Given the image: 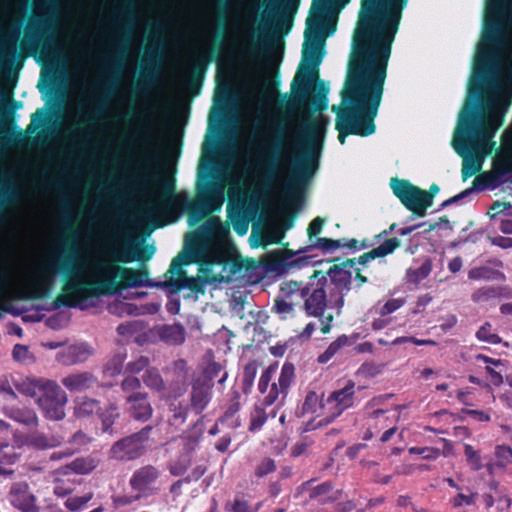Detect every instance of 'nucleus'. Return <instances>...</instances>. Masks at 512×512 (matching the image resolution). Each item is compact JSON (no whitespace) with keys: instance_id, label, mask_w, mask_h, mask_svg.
Here are the masks:
<instances>
[{"instance_id":"f257e3e1","label":"nucleus","mask_w":512,"mask_h":512,"mask_svg":"<svg viewBox=\"0 0 512 512\" xmlns=\"http://www.w3.org/2000/svg\"><path fill=\"white\" fill-rule=\"evenodd\" d=\"M407 1H362L341 103L331 107L342 145L349 135L367 137L376 131L392 43Z\"/></svg>"},{"instance_id":"f03ea898","label":"nucleus","mask_w":512,"mask_h":512,"mask_svg":"<svg viewBox=\"0 0 512 512\" xmlns=\"http://www.w3.org/2000/svg\"><path fill=\"white\" fill-rule=\"evenodd\" d=\"M511 97L512 87L508 83L495 84V94L485 102L481 115L473 106L461 117V132L453 140V147L463 158V181L481 170L482 156L488 154L495 145L492 139L504 123Z\"/></svg>"},{"instance_id":"7ed1b4c3","label":"nucleus","mask_w":512,"mask_h":512,"mask_svg":"<svg viewBox=\"0 0 512 512\" xmlns=\"http://www.w3.org/2000/svg\"><path fill=\"white\" fill-rule=\"evenodd\" d=\"M66 279L62 293L52 302V309L76 307L78 303L93 297L114 295L129 288L152 286L146 269H134L116 265L106 257L97 259L92 265L93 280L87 281L79 274V268L65 257L57 266Z\"/></svg>"},{"instance_id":"20e7f679","label":"nucleus","mask_w":512,"mask_h":512,"mask_svg":"<svg viewBox=\"0 0 512 512\" xmlns=\"http://www.w3.org/2000/svg\"><path fill=\"white\" fill-rule=\"evenodd\" d=\"M328 119L319 114L310 116L300 122L298 134L293 142L297 153L287 154L279 138L267 147L265 155L271 174L278 172V167L288 159L290 174L285 184V194L293 199L300 195L310 178L316 173L324 146Z\"/></svg>"},{"instance_id":"39448f33","label":"nucleus","mask_w":512,"mask_h":512,"mask_svg":"<svg viewBox=\"0 0 512 512\" xmlns=\"http://www.w3.org/2000/svg\"><path fill=\"white\" fill-rule=\"evenodd\" d=\"M329 0H314L316 11L307 19L302 60L291 82L292 98L289 106H311L318 112L328 107L329 85L320 79L319 66L324 56L325 38L322 35V19Z\"/></svg>"},{"instance_id":"423d86ee","label":"nucleus","mask_w":512,"mask_h":512,"mask_svg":"<svg viewBox=\"0 0 512 512\" xmlns=\"http://www.w3.org/2000/svg\"><path fill=\"white\" fill-rule=\"evenodd\" d=\"M400 245L401 241L392 237L358 258H347L341 263L330 266L329 275L333 284V290L331 291L332 303L336 307L345 305V297L352 288V268H355L357 264L365 266L371 260L386 257L392 254Z\"/></svg>"},{"instance_id":"0eeeda50","label":"nucleus","mask_w":512,"mask_h":512,"mask_svg":"<svg viewBox=\"0 0 512 512\" xmlns=\"http://www.w3.org/2000/svg\"><path fill=\"white\" fill-rule=\"evenodd\" d=\"M224 188L225 183L210 174L209 168L205 173L202 168L199 169L196 199L186 207L191 224L201 221L210 212L221 209L224 202Z\"/></svg>"},{"instance_id":"6e6552de","label":"nucleus","mask_w":512,"mask_h":512,"mask_svg":"<svg viewBox=\"0 0 512 512\" xmlns=\"http://www.w3.org/2000/svg\"><path fill=\"white\" fill-rule=\"evenodd\" d=\"M332 290L333 284L330 281L329 269L326 272L315 270L308 277L307 282H303V310L306 314L313 317H322L328 307L340 314L344 306L336 307L332 303Z\"/></svg>"},{"instance_id":"1a4fd4ad","label":"nucleus","mask_w":512,"mask_h":512,"mask_svg":"<svg viewBox=\"0 0 512 512\" xmlns=\"http://www.w3.org/2000/svg\"><path fill=\"white\" fill-rule=\"evenodd\" d=\"M276 372V366L270 365L260 376L258 390L264 397L260 402L268 407L281 406L287 397L290 386L294 380L295 367L292 363H285L282 366L277 382L270 384Z\"/></svg>"},{"instance_id":"9d476101","label":"nucleus","mask_w":512,"mask_h":512,"mask_svg":"<svg viewBox=\"0 0 512 512\" xmlns=\"http://www.w3.org/2000/svg\"><path fill=\"white\" fill-rule=\"evenodd\" d=\"M342 247L356 250L358 247V240L345 238L332 239L326 237L316 238L313 243L299 248L297 252L289 249L283 250L277 255L276 264L282 269L301 268L310 263L311 257L305 255L296 257L297 253H305L313 249H319L322 253L326 254Z\"/></svg>"},{"instance_id":"9b49d317","label":"nucleus","mask_w":512,"mask_h":512,"mask_svg":"<svg viewBox=\"0 0 512 512\" xmlns=\"http://www.w3.org/2000/svg\"><path fill=\"white\" fill-rule=\"evenodd\" d=\"M198 263L197 251L195 249H183L177 256H175L169 266L168 273L172 276L164 282L163 286L166 287L171 293H178L182 289H189L194 293L205 292L204 280L201 277H189L183 270V266Z\"/></svg>"},{"instance_id":"f8f14e48","label":"nucleus","mask_w":512,"mask_h":512,"mask_svg":"<svg viewBox=\"0 0 512 512\" xmlns=\"http://www.w3.org/2000/svg\"><path fill=\"white\" fill-rule=\"evenodd\" d=\"M55 45L52 20L34 15L24 31L20 49L25 54H45Z\"/></svg>"},{"instance_id":"ddd939ff","label":"nucleus","mask_w":512,"mask_h":512,"mask_svg":"<svg viewBox=\"0 0 512 512\" xmlns=\"http://www.w3.org/2000/svg\"><path fill=\"white\" fill-rule=\"evenodd\" d=\"M212 231L208 225H203L198 232L191 236L184 249L197 251L198 263L207 266L225 265L229 262V253L226 247L219 243L209 241Z\"/></svg>"},{"instance_id":"4468645a","label":"nucleus","mask_w":512,"mask_h":512,"mask_svg":"<svg viewBox=\"0 0 512 512\" xmlns=\"http://www.w3.org/2000/svg\"><path fill=\"white\" fill-rule=\"evenodd\" d=\"M364 389V386H358L357 390ZM356 385L352 380H348L343 388L337 389L329 394L322 405V418L318 426L328 425L339 417L345 410L354 406L356 397Z\"/></svg>"},{"instance_id":"2eb2a0df","label":"nucleus","mask_w":512,"mask_h":512,"mask_svg":"<svg viewBox=\"0 0 512 512\" xmlns=\"http://www.w3.org/2000/svg\"><path fill=\"white\" fill-rule=\"evenodd\" d=\"M68 402L66 392L55 382H43L42 394L37 398V405L42 415L51 421L65 418V406Z\"/></svg>"},{"instance_id":"dca6fc26","label":"nucleus","mask_w":512,"mask_h":512,"mask_svg":"<svg viewBox=\"0 0 512 512\" xmlns=\"http://www.w3.org/2000/svg\"><path fill=\"white\" fill-rule=\"evenodd\" d=\"M152 429L150 425L145 426L140 431L115 442L110 449L111 457L120 461H131L141 457L148 448Z\"/></svg>"},{"instance_id":"f3484780","label":"nucleus","mask_w":512,"mask_h":512,"mask_svg":"<svg viewBox=\"0 0 512 512\" xmlns=\"http://www.w3.org/2000/svg\"><path fill=\"white\" fill-rule=\"evenodd\" d=\"M390 187L403 206L418 217H424L429 205L424 190L405 179L392 178Z\"/></svg>"},{"instance_id":"a211bd4d","label":"nucleus","mask_w":512,"mask_h":512,"mask_svg":"<svg viewBox=\"0 0 512 512\" xmlns=\"http://www.w3.org/2000/svg\"><path fill=\"white\" fill-rule=\"evenodd\" d=\"M291 27L292 16L280 15L273 32H270L267 27L259 28L251 41L249 53L255 58L264 57L272 46L275 32L279 30L283 35H286L291 30Z\"/></svg>"},{"instance_id":"6ab92c4d","label":"nucleus","mask_w":512,"mask_h":512,"mask_svg":"<svg viewBox=\"0 0 512 512\" xmlns=\"http://www.w3.org/2000/svg\"><path fill=\"white\" fill-rule=\"evenodd\" d=\"M155 248L152 245H146L143 249H139L137 244L130 238H126L119 249L108 251L106 259L116 263V265L131 263L136 260L147 261L152 258Z\"/></svg>"},{"instance_id":"aec40b11","label":"nucleus","mask_w":512,"mask_h":512,"mask_svg":"<svg viewBox=\"0 0 512 512\" xmlns=\"http://www.w3.org/2000/svg\"><path fill=\"white\" fill-rule=\"evenodd\" d=\"M503 151L493 159L492 174L503 183V178L512 173V126L502 135Z\"/></svg>"},{"instance_id":"412c9836","label":"nucleus","mask_w":512,"mask_h":512,"mask_svg":"<svg viewBox=\"0 0 512 512\" xmlns=\"http://www.w3.org/2000/svg\"><path fill=\"white\" fill-rule=\"evenodd\" d=\"M135 181L140 184H146L149 181H155L159 185L162 200L156 206H154L156 209L167 210L177 200V195L175 194V182L172 178L162 179L158 174L145 173L138 175L135 178Z\"/></svg>"},{"instance_id":"4be33fe9","label":"nucleus","mask_w":512,"mask_h":512,"mask_svg":"<svg viewBox=\"0 0 512 512\" xmlns=\"http://www.w3.org/2000/svg\"><path fill=\"white\" fill-rule=\"evenodd\" d=\"M55 272V267L52 265L44 266L36 279H34L29 285V291L24 292L20 295L21 299L34 300L43 299L48 296L53 278L52 275Z\"/></svg>"},{"instance_id":"5701e85b","label":"nucleus","mask_w":512,"mask_h":512,"mask_svg":"<svg viewBox=\"0 0 512 512\" xmlns=\"http://www.w3.org/2000/svg\"><path fill=\"white\" fill-rule=\"evenodd\" d=\"M9 499L11 504L22 512H39L36 497L26 482L14 483L9 492Z\"/></svg>"},{"instance_id":"b1692460","label":"nucleus","mask_w":512,"mask_h":512,"mask_svg":"<svg viewBox=\"0 0 512 512\" xmlns=\"http://www.w3.org/2000/svg\"><path fill=\"white\" fill-rule=\"evenodd\" d=\"M64 438L58 434H46L39 430H34L24 436V444L36 450H48L59 447Z\"/></svg>"},{"instance_id":"393cba45","label":"nucleus","mask_w":512,"mask_h":512,"mask_svg":"<svg viewBox=\"0 0 512 512\" xmlns=\"http://www.w3.org/2000/svg\"><path fill=\"white\" fill-rule=\"evenodd\" d=\"M212 387L213 384L207 381L195 380L192 383L190 406L196 414H201L209 404L212 396Z\"/></svg>"},{"instance_id":"a878e982","label":"nucleus","mask_w":512,"mask_h":512,"mask_svg":"<svg viewBox=\"0 0 512 512\" xmlns=\"http://www.w3.org/2000/svg\"><path fill=\"white\" fill-rule=\"evenodd\" d=\"M128 412L137 421H147L151 418L153 409L144 393L136 392L127 397Z\"/></svg>"},{"instance_id":"bb28decb","label":"nucleus","mask_w":512,"mask_h":512,"mask_svg":"<svg viewBox=\"0 0 512 512\" xmlns=\"http://www.w3.org/2000/svg\"><path fill=\"white\" fill-rule=\"evenodd\" d=\"M497 298H512V289L509 286H484L471 295L472 301L477 304L487 303Z\"/></svg>"},{"instance_id":"cd10ccee","label":"nucleus","mask_w":512,"mask_h":512,"mask_svg":"<svg viewBox=\"0 0 512 512\" xmlns=\"http://www.w3.org/2000/svg\"><path fill=\"white\" fill-rule=\"evenodd\" d=\"M5 416L11 420L27 427H36L39 424V418L33 409L18 406H4Z\"/></svg>"},{"instance_id":"c85d7f7f","label":"nucleus","mask_w":512,"mask_h":512,"mask_svg":"<svg viewBox=\"0 0 512 512\" xmlns=\"http://www.w3.org/2000/svg\"><path fill=\"white\" fill-rule=\"evenodd\" d=\"M277 411V407H268L260 401L256 402L250 413L249 431L257 432L261 430L269 417L276 416Z\"/></svg>"},{"instance_id":"c756f323","label":"nucleus","mask_w":512,"mask_h":512,"mask_svg":"<svg viewBox=\"0 0 512 512\" xmlns=\"http://www.w3.org/2000/svg\"><path fill=\"white\" fill-rule=\"evenodd\" d=\"M159 475L160 473L157 468L152 465H146L134 472L130 479V484L133 489L144 491L157 480Z\"/></svg>"},{"instance_id":"7c9ffc66","label":"nucleus","mask_w":512,"mask_h":512,"mask_svg":"<svg viewBox=\"0 0 512 512\" xmlns=\"http://www.w3.org/2000/svg\"><path fill=\"white\" fill-rule=\"evenodd\" d=\"M97 383L96 377L89 373L71 374L62 379V384L70 392H82L92 388Z\"/></svg>"},{"instance_id":"2f4dec72","label":"nucleus","mask_w":512,"mask_h":512,"mask_svg":"<svg viewBox=\"0 0 512 512\" xmlns=\"http://www.w3.org/2000/svg\"><path fill=\"white\" fill-rule=\"evenodd\" d=\"M303 281H284L279 288L281 298L287 302L293 303L294 306L300 305L303 301L302 297Z\"/></svg>"},{"instance_id":"473e14b6","label":"nucleus","mask_w":512,"mask_h":512,"mask_svg":"<svg viewBox=\"0 0 512 512\" xmlns=\"http://www.w3.org/2000/svg\"><path fill=\"white\" fill-rule=\"evenodd\" d=\"M101 410L100 402L87 396H79L74 400V415L77 418H86L97 414Z\"/></svg>"},{"instance_id":"72a5a7b5","label":"nucleus","mask_w":512,"mask_h":512,"mask_svg":"<svg viewBox=\"0 0 512 512\" xmlns=\"http://www.w3.org/2000/svg\"><path fill=\"white\" fill-rule=\"evenodd\" d=\"M310 498L322 504L332 503L340 499V491L334 490L331 482H324L311 490Z\"/></svg>"},{"instance_id":"f704fd0d","label":"nucleus","mask_w":512,"mask_h":512,"mask_svg":"<svg viewBox=\"0 0 512 512\" xmlns=\"http://www.w3.org/2000/svg\"><path fill=\"white\" fill-rule=\"evenodd\" d=\"M159 336L170 344H181L185 340L184 328L180 324L164 325L159 330Z\"/></svg>"},{"instance_id":"c9c22d12","label":"nucleus","mask_w":512,"mask_h":512,"mask_svg":"<svg viewBox=\"0 0 512 512\" xmlns=\"http://www.w3.org/2000/svg\"><path fill=\"white\" fill-rule=\"evenodd\" d=\"M323 395H318L315 391H309L305 397L300 410L297 411V417H302L306 414L316 413L319 409L322 410V405L325 401L322 399Z\"/></svg>"},{"instance_id":"e433bc0d","label":"nucleus","mask_w":512,"mask_h":512,"mask_svg":"<svg viewBox=\"0 0 512 512\" xmlns=\"http://www.w3.org/2000/svg\"><path fill=\"white\" fill-rule=\"evenodd\" d=\"M504 278L505 275L501 271L488 266L473 267L468 272L469 280H498Z\"/></svg>"},{"instance_id":"4c0bfd02","label":"nucleus","mask_w":512,"mask_h":512,"mask_svg":"<svg viewBox=\"0 0 512 512\" xmlns=\"http://www.w3.org/2000/svg\"><path fill=\"white\" fill-rule=\"evenodd\" d=\"M218 376H220L218 379V383L222 384L226 381L228 374L226 371H223V367L220 363L209 362L204 369L203 376L197 378L196 380L207 381L213 384V380L216 379Z\"/></svg>"},{"instance_id":"58836bf2","label":"nucleus","mask_w":512,"mask_h":512,"mask_svg":"<svg viewBox=\"0 0 512 512\" xmlns=\"http://www.w3.org/2000/svg\"><path fill=\"white\" fill-rule=\"evenodd\" d=\"M501 181H499L492 172L488 173H482L478 175L472 182V186L468 189H473V192L475 190H484L486 188H497L499 185H501Z\"/></svg>"},{"instance_id":"ea45409f","label":"nucleus","mask_w":512,"mask_h":512,"mask_svg":"<svg viewBox=\"0 0 512 512\" xmlns=\"http://www.w3.org/2000/svg\"><path fill=\"white\" fill-rule=\"evenodd\" d=\"M43 382H52V380L39 378V379H27L20 386L19 390L25 394L26 396L35 397L38 394H42V384Z\"/></svg>"},{"instance_id":"a19ab883","label":"nucleus","mask_w":512,"mask_h":512,"mask_svg":"<svg viewBox=\"0 0 512 512\" xmlns=\"http://www.w3.org/2000/svg\"><path fill=\"white\" fill-rule=\"evenodd\" d=\"M170 412L172 414L168 419L169 424L174 427H180L186 421L188 408L181 403H172L170 405Z\"/></svg>"},{"instance_id":"79ce46f5","label":"nucleus","mask_w":512,"mask_h":512,"mask_svg":"<svg viewBox=\"0 0 512 512\" xmlns=\"http://www.w3.org/2000/svg\"><path fill=\"white\" fill-rule=\"evenodd\" d=\"M258 371V364L255 361L245 365L242 376V390L245 394L251 391Z\"/></svg>"},{"instance_id":"37998d69","label":"nucleus","mask_w":512,"mask_h":512,"mask_svg":"<svg viewBox=\"0 0 512 512\" xmlns=\"http://www.w3.org/2000/svg\"><path fill=\"white\" fill-rule=\"evenodd\" d=\"M272 312L279 315V317L284 320L294 315L295 306L293 303L287 302L277 295L272 306Z\"/></svg>"},{"instance_id":"c03bdc74","label":"nucleus","mask_w":512,"mask_h":512,"mask_svg":"<svg viewBox=\"0 0 512 512\" xmlns=\"http://www.w3.org/2000/svg\"><path fill=\"white\" fill-rule=\"evenodd\" d=\"M210 58L206 56L197 55L193 59V65L191 67L192 79L190 81L192 86L198 85L200 78L206 69L207 62Z\"/></svg>"},{"instance_id":"a18cd8bd","label":"nucleus","mask_w":512,"mask_h":512,"mask_svg":"<svg viewBox=\"0 0 512 512\" xmlns=\"http://www.w3.org/2000/svg\"><path fill=\"white\" fill-rule=\"evenodd\" d=\"M119 412L116 406L110 405L102 414V430L103 432L113 434L112 425L115 423L116 419L119 418Z\"/></svg>"},{"instance_id":"49530a36","label":"nucleus","mask_w":512,"mask_h":512,"mask_svg":"<svg viewBox=\"0 0 512 512\" xmlns=\"http://www.w3.org/2000/svg\"><path fill=\"white\" fill-rule=\"evenodd\" d=\"M464 455L472 470L479 471L483 467L479 451L475 450L470 444L464 445Z\"/></svg>"},{"instance_id":"de8ad7c7","label":"nucleus","mask_w":512,"mask_h":512,"mask_svg":"<svg viewBox=\"0 0 512 512\" xmlns=\"http://www.w3.org/2000/svg\"><path fill=\"white\" fill-rule=\"evenodd\" d=\"M495 457L498 462L499 469L505 468L512 463V448L507 445H497L495 447Z\"/></svg>"},{"instance_id":"09e8293b","label":"nucleus","mask_w":512,"mask_h":512,"mask_svg":"<svg viewBox=\"0 0 512 512\" xmlns=\"http://www.w3.org/2000/svg\"><path fill=\"white\" fill-rule=\"evenodd\" d=\"M93 494L87 493L83 496L70 497L65 501V506L72 512H79L84 509L86 504L92 499Z\"/></svg>"},{"instance_id":"8fccbe9b","label":"nucleus","mask_w":512,"mask_h":512,"mask_svg":"<svg viewBox=\"0 0 512 512\" xmlns=\"http://www.w3.org/2000/svg\"><path fill=\"white\" fill-rule=\"evenodd\" d=\"M143 381L148 387H150L152 389H155L158 391L164 389L163 379L161 378L158 370H156V369L146 370V372L143 376Z\"/></svg>"},{"instance_id":"3c124183","label":"nucleus","mask_w":512,"mask_h":512,"mask_svg":"<svg viewBox=\"0 0 512 512\" xmlns=\"http://www.w3.org/2000/svg\"><path fill=\"white\" fill-rule=\"evenodd\" d=\"M477 338L480 341H484L490 344H497L501 341V338L492 332V325L488 322L484 323L476 333Z\"/></svg>"},{"instance_id":"603ef678","label":"nucleus","mask_w":512,"mask_h":512,"mask_svg":"<svg viewBox=\"0 0 512 512\" xmlns=\"http://www.w3.org/2000/svg\"><path fill=\"white\" fill-rule=\"evenodd\" d=\"M325 222L326 220L323 217L317 216L309 223L307 236L310 244L313 243L316 238H319L318 235L321 233Z\"/></svg>"},{"instance_id":"864d4df0","label":"nucleus","mask_w":512,"mask_h":512,"mask_svg":"<svg viewBox=\"0 0 512 512\" xmlns=\"http://www.w3.org/2000/svg\"><path fill=\"white\" fill-rule=\"evenodd\" d=\"M191 464V460L187 455H182L177 461L169 466V471L173 476L183 475Z\"/></svg>"},{"instance_id":"5fc2aeb1","label":"nucleus","mask_w":512,"mask_h":512,"mask_svg":"<svg viewBox=\"0 0 512 512\" xmlns=\"http://www.w3.org/2000/svg\"><path fill=\"white\" fill-rule=\"evenodd\" d=\"M275 470V461L271 458H265L256 466L254 475L258 478H263Z\"/></svg>"},{"instance_id":"6e6d98bb","label":"nucleus","mask_w":512,"mask_h":512,"mask_svg":"<svg viewBox=\"0 0 512 512\" xmlns=\"http://www.w3.org/2000/svg\"><path fill=\"white\" fill-rule=\"evenodd\" d=\"M156 70L154 68V66H149L147 68H145L142 76H141V79L140 81L138 82L137 84V88L138 89H147L149 88L154 80L156 79Z\"/></svg>"},{"instance_id":"4d7b16f0","label":"nucleus","mask_w":512,"mask_h":512,"mask_svg":"<svg viewBox=\"0 0 512 512\" xmlns=\"http://www.w3.org/2000/svg\"><path fill=\"white\" fill-rule=\"evenodd\" d=\"M409 453L420 455L424 459H437L440 455V450L433 447H411L409 448Z\"/></svg>"},{"instance_id":"13d9d810","label":"nucleus","mask_w":512,"mask_h":512,"mask_svg":"<svg viewBox=\"0 0 512 512\" xmlns=\"http://www.w3.org/2000/svg\"><path fill=\"white\" fill-rule=\"evenodd\" d=\"M404 304L405 300L403 298H391L380 308V315H390L401 308Z\"/></svg>"},{"instance_id":"bf43d9fd","label":"nucleus","mask_w":512,"mask_h":512,"mask_svg":"<svg viewBox=\"0 0 512 512\" xmlns=\"http://www.w3.org/2000/svg\"><path fill=\"white\" fill-rule=\"evenodd\" d=\"M431 272V265L426 262L423 263L419 268L409 271L408 275L412 281L419 282L425 279Z\"/></svg>"},{"instance_id":"052dcab7","label":"nucleus","mask_w":512,"mask_h":512,"mask_svg":"<svg viewBox=\"0 0 512 512\" xmlns=\"http://www.w3.org/2000/svg\"><path fill=\"white\" fill-rule=\"evenodd\" d=\"M381 372V366L371 363H365L357 370V376L374 377Z\"/></svg>"},{"instance_id":"680f3d73","label":"nucleus","mask_w":512,"mask_h":512,"mask_svg":"<svg viewBox=\"0 0 512 512\" xmlns=\"http://www.w3.org/2000/svg\"><path fill=\"white\" fill-rule=\"evenodd\" d=\"M73 471L79 474H87L91 471L92 465L90 462L83 458H77L70 464Z\"/></svg>"},{"instance_id":"e2e57ef3","label":"nucleus","mask_w":512,"mask_h":512,"mask_svg":"<svg viewBox=\"0 0 512 512\" xmlns=\"http://www.w3.org/2000/svg\"><path fill=\"white\" fill-rule=\"evenodd\" d=\"M88 442V436L82 431H77L69 440V443L72 445L70 449H76L77 452L81 446L86 445Z\"/></svg>"},{"instance_id":"0e129e2a","label":"nucleus","mask_w":512,"mask_h":512,"mask_svg":"<svg viewBox=\"0 0 512 512\" xmlns=\"http://www.w3.org/2000/svg\"><path fill=\"white\" fill-rule=\"evenodd\" d=\"M488 241L494 246L500 247L502 249H510L512 248V238L504 237V236H488Z\"/></svg>"},{"instance_id":"69168bd1","label":"nucleus","mask_w":512,"mask_h":512,"mask_svg":"<svg viewBox=\"0 0 512 512\" xmlns=\"http://www.w3.org/2000/svg\"><path fill=\"white\" fill-rule=\"evenodd\" d=\"M85 358H81L80 354H58L57 361L63 365H74L83 362Z\"/></svg>"},{"instance_id":"338daca9","label":"nucleus","mask_w":512,"mask_h":512,"mask_svg":"<svg viewBox=\"0 0 512 512\" xmlns=\"http://www.w3.org/2000/svg\"><path fill=\"white\" fill-rule=\"evenodd\" d=\"M19 37V30L10 32L8 37V44H7V54L11 58H15L17 54V40Z\"/></svg>"},{"instance_id":"774afa93","label":"nucleus","mask_w":512,"mask_h":512,"mask_svg":"<svg viewBox=\"0 0 512 512\" xmlns=\"http://www.w3.org/2000/svg\"><path fill=\"white\" fill-rule=\"evenodd\" d=\"M148 365V359L144 356H140L136 361L129 362L126 369L131 373H138L142 371Z\"/></svg>"}]
</instances>
